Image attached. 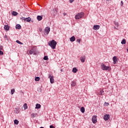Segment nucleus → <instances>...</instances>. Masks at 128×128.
Masks as SVG:
<instances>
[{
    "label": "nucleus",
    "instance_id": "obj_21",
    "mask_svg": "<svg viewBox=\"0 0 128 128\" xmlns=\"http://www.w3.org/2000/svg\"><path fill=\"white\" fill-rule=\"evenodd\" d=\"M80 112H82V114H84V112H85V110H84V106L80 108Z\"/></svg>",
    "mask_w": 128,
    "mask_h": 128
},
{
    "label": "nucleus",
    "instance_id": "obj_20",
    "mask_svg": "<svg viewBox=\"0 0 128 128\" xmlns=\"http://www.w3.org/2000/svg\"><path fill=\"white\" fill-rule=\"evenodd\" d=\"M72 72H74V74L78 72V69H76V68H73Z\"/></svg>",
    "mask_w": 128,
    "mask_h": 128
},
{
    "label": "nucleus",
    "instance_id": "obj_15",
    "mask_svg": "<svg viewBox=\"0 0 128 128\" xmlns=\"http://www.w3.org/2000/svg\"><path fill=\"white\" fill-rule=\"evenodd\" d=\"M76 40V37L74 36H72L70 38V41L72 42H74Z\"/></svg>",
    "mask_w": 128,
    "mask_h": 128
},
{
    "label": "nucleus",
    "instance_id": "obj_17",
    "mask_svg": "<svg viewBox=\"0 0 128 128\" xmlns=\"http://www.w3.org/2000/svg\"><path fill=\"white\" fill-rule=\"evenodd\" d=\"M4 28L6 30H10V27L8 26V25H5Z\"/></svg>",
    "mask_w": 128,
    "mask_h": 128
},
{
    "label": "nucleus",
    "instance_id": "obj_5",
    "mask_svg": "<svg viewBox=\"0 0 128 128\" xmlns=\"http://www.w3.org/2000/svg\"><path fill=\"white\" fill-rule=\"evenodd\" d=\"M92 122L93 124H96L98 122V120L96 119V116H94L92 118Z\"/></svg>",
    "mask_w": 128,
    "mask_h": 128
},
{
    "label": "nucleus",
    "instance_id": "obj_16",
    "mask_svg": "<svg viewBox=\"0 0 128 128\" xmlns=\"http://www.w3.org/2000/svg\"><path fill=\"white\" fill-rule=\"evenodd\" d=\"M76 81H72L71 82L72 86H76Z\"/></svg>",
    "mask_w": 128,
    "mask_h": 128
},
{
    "label": "nucleus",
    "instance_id": "obj_23",
    "mask_svg": "<svg viewBox=\"0 0 128 128\" xmlns=\"http://www.w3.org/2000/svg\"><path fill=\"white\" fill-rule=\"evenodd\" d=\"M104 90H100L98 94L99 96H102V94H104Z\"/></svg>",
    "mask_w": 128,
    "mask_h": 128
},
{
    "label": "nucleus",
    "instance_id": "obj_36",
    "mask_svg": "<svg viewBox=\"0 0 128 128\" xmlns=\"http://www.w3.org/2000/svg\"><path fill=\"white\" fill-rule=\"evenodd\" d=\"M70 2L72 4V2H74V0H70Z\"/></svg>",
    "mask_w": 128,
    "mask_h": 128
},
{
    "label": "nucleus",
    "instance_id": "obj_13",
    "mask_svg": "<svg viewBox=\"0 0 128 128\" xmlns=\"http://www.w3.org/2000/svg\"><path fill=\"white\" fill-rule=\"evenodd\" d=\"M36 18H37L38 20L40 22V20H42V16H38Z\"/></svg>",
    "mask_w": 128,
    "mask_h": 128
},
{
    "label": "nucleus",
    "instance_id": "obj_34",
    "mask_svg": "<svg viewBox=\"0 0 128 128\" xmlns=\"http://www.w3.org/2000/svg\"><path fill=\"white\" fill-rule=\"evenodd\" d=\"M0 54H2V55L4 54V52L2 50H0Z\"/></svg>",
    "mask_w": 128,
    "mask_h": 128
},
{
    "label": "nucleus",
    "instance_id": "obj_2",
    "mask_svg": "<svg viewBox=\"0 0 128 128\" xmlns=\"http://www.w3.org/2000/svg\"><path fill=\"white\" fill-rule=\"evenodd\" d=\"M101 68L102 70H110V66H108L102 63L101 64Z\"/></svg>",
    "mask_w": 128,
    "mask_h": 128
},
{
    "label": "nucleus",
    "instance_id": "obj_9",
    "mask_svg": "<svg viewBox=\"0 0 128 128\" xmlns=\"http://www.w3.org/2000/svg\"><path fill=\"white\" fill-rule=\"evenodd\" d=\"M24 20H26V22H30V20H31L30 18L28 17L27 18H22Z\"/></svg>",
    "mask_w": 128,
    "mask_h": 128
},
{
    "label": "nucleus",
    "instance_id": "obj_35",
    "mask_svg": "<svg viewBox=\"0 0 128 128\" xmlns=\"http://www.w3.org/2000/svg\"><path fill=\"white\" fill-rule=\"evenodd\" d=\"M50 128H54V126L52 125L50 126Z\"/></svg>",
    "mask_w": 128,
    "mask_h": 128
},
{
    "label": "nucleus",
    "instance_id": "obj_11",
    "mask_svg": "<svg viewBox=\"0 0 128 128\" xmlns=\"http://www.w3.org/2000/svg\"><path fill=\"white\" fill-rule=\"evenodd\" d=\"M80 60L82 62H84L86 60V56H82L80 57Z\"/></svg>",
    "mask_w": 128,
    "mask_h": 128
},
{
    "label": "nucleus",
    "instance_id": "obj_31",
    "mask_svg": "<svg viewBox=\"0 0 128 128\" xmlns=\"http://www.w3.org/2000/svg\"><path fill=\"white\" fill-rule=\"evenodd\" d=\"M14 89H12L11 90V93H12V94H14Z\"/></svg>",
    "mask_w": 128,
    "mask_h": 128
},
{
    "label": "nucleus",
    "instance_id": "obj_37",
    "mask_svg": "<svg viewBox=\"0 0 128 128\" xmlns=\"http://www.w3.org/2000/svg\"><path fill=\"white\" fill-rule=\"evenodd\" d=\"M121 5L124 6V2L122 1L121 2Z\"/></svg>",
    "mask_w": 128,
    "mask_h": 128
},
{
    "label": "nucleus",
    "instance_id": "obj_6",
    "mask_svg": "<svg viewBox=\"0 0 128 128\" xmlns=\"http://www.w3.org/2000/svg\"><path fill=\"white\" fill-rule=\"evenodd\" d=\"M100 28V25H94L93 26V30H98Z\"/></svg>",
    "mask_w": 128,
    "mask_h": 128
},
{
    "label": "nucleus",
    "instance_id": "obj_43",
    "mask_svg": "<svg viewBox=\"0 0 128 128\" xmlns=\"http://www.w3.org/2000/svg\"><path fill=\"white\" fill-rule=\"evenodd\" d=\"M127 52H128V48L127 49Z\"/></svg>",
    "mask_w": 128,
    "mask_h": 128
},
{
    "label": "nucleus",
    "instance_id": "obj_7",
    "mask_svg": "<svg viewBox=\"0 0 128 128\" xmlns=\"http://www.w3.org/2000/svg\"><path fill=\"white\" fill-rule=\"evenodd\" d=\"M49 78H50V82L51 84H54V76H52L51 75L49 76Z\"/></svg>",
    "mask_w": 128,
    "mask_h": 128
},
{
    "label": "nucleus",
    "instance_id": "obj_40",
    "mask_svg": "<svg viewBox=\"0 0 128 128\" xmlns=\"http://www.w3.org/2000/svg\"><path fill=\"white\" fill-rule=\"evenodd\" d=\"M33 52H36V51H35V50H33Z\"/></svg>",
    "mask_w": 128,
    "mask_h": 128
},
{
    "label": "nucleus",
    "instance_id": "obj_38",
    "mask_svg": "<svg viewBox=\"0 0 128 128\" xmlns=\"http://www.w3.org/2000/svg\"><path fill=\"white\" fill-rule=\"evenodd\" d=\"M15 110H18L20 109H19L18 108H15Z\"/></svg>",
    "mask_w": 128,
    "mask_h": 128
},
{
    "label": "nucleus",
    "instance_id": "obj_26",
    "mask_svg": "<svg viewBox=\"0 0 128 128\" xmlns=\"http://www.w3.org/2000/svg\"><path fill=\"white\" fill-rule=\"evenodd\" d=\"M24 110H26L28 108V104H24Z\"/></svg>",
    "mask_w": 128,
    "mask_h": 128
},
{
    "label": "nucleus",
    "instance_id": "obj_19",
    "mask_svg": "<svg viewBox=\"0 0 128 128\" xmlns=\"http://www.w3.org/2000/svg\"><path fill=\"white\" fill-rule=\"evenodd\" d=\"M114 24H115V26H117V28H116V27H114V28H116V30H118V26H119L118 22H114Z\"/></svg>",
    "mask_w": 128,
    "mask_h": 128
},
{
    "label": "nucleus",
    "instance_id": "obj_12",
    "mask_svg": "<svg viewBox=\"0 0 128 128\" xmlns=\"http://www.w3.org/2000/svg\"><path fill=\"white\" fill-rule=\"evenodd\" d=\"M113 60L114 64H116V62H118V58H116V56H114L113 58Z\"/></svg>",
    "mask_w": 128,
    "mask_h": 128
},
{
    "label": "nucleus",
    "instance_id": "obj_3",
    "mask_svg": "<svg viewBox=\"0 0 128 128\" xmlns=\"http://www.w3.org/2000/svg\"><path fill=\"white\" fill-rule=\"evenodd\" d=\"M84 16V14L82 12L78 13L76 15L75 18L76 20H80V18H82Z\"/></svg>",
    "mask_w": 128,
    "mask_h": 128
},
{
    "label": "nucleus",
    "instance_id": "obj_39",
    "mask_svg": "<svg viewBox=\"0 0 128 128\" xmlns=\"http://www.w3.org/2000/svg\"><path fill=\"white\" fill-rule=\"evenodd\" d=\"M66 14V13H64V16H65Z\"/></svg>",
    "mask_w": 128,
    "mask_h": 128
},
{
    "label": "nucleus",
    "instance_id": "obj_32",
    "mask_svg": "<svg viewBox=\"0 0 128 128\" xmlns=\"http://www.w3.org/2000/svg\"><path fill=\"white\" fill-rule=\"evenodd\" d=\"M76 42H78V44H80V39H77V40H76Z\"/></svg>",
    "mask_w": 128,
    "mask_h": 128
},
{
    "label": "nucleus",
    "instance_id": "obj_14",
    "mask_svg": "<svg viewBox=\"0 0 128 128\" xmlns=\"http://www.w3.org/2000/svg\"><path fill=\"white\" fill-rule=\"evenodd\" d=\"M16 28L17 30H20V28H22V26H20V24H16Z\"/></svg>",
    "mask_w": 128,
    "mask_h": 128
},
{
    "label": "nucleus",
    "instance_id": "obj_4",
    "mask_svg": "<svg viewBox=\"0 0 128 128\" xmlns=\"http://www.w3.org/2000/svg\"><path fill=\"white\" fill-rule=\"evenodd\" d=\"M50 27H46L44 29V34L46 36H48V34L50 33Z\"/></svg>",
    "mask_w": 128,
    "mask_h": 128
},
{
    "label": "nucleus",
    "instance_id": "obj_27",
    "mask_svg": "<svg viewBox=\"0 0 128 128\" xmlns=\"http://www.w3.org/2000/svg\"><path fill=\"white\" fill-rule=\"evenodd\" d=\"M19 122L18 120H14V124H18Z\"/></svg>",
    "mask_w": 128,
    "mask_h": 128
},
{
    "label": "nucleus",
    "instance_id": "obj_18",
    "mask_svg": "<svg viewBox=\"0 0 128 128\" xmlns=\"http://www.w3.org/2000/svg\"><path fill=\"white\" fill-rule=\"evenodd\" d=\"M12 16H18V12H14V11L12 12Z\"/></svg>",
    "mask_w": 128,
    "mask_h": 128
},
{
    "label": "nucleus",
    "instance_id": "obj_25",
    "mask_svg": "<svg viewBox=\"0 0 128 128\" xmlns=\"http://www.w3.org/2000/svg\"><path fill=\"white\" fill-rule=\"evenodd\" d=\"M40 106H41L40 104H36V107L35 108H40Z\"/></svg>",
    "mask_w": 128,
    "mask_h": 128
},
{
    "label": "nucleus",
    "instance_id": "obj_1",
    "mask_svg": "<svg viewBox=\"0 0 128 128\" xmlns=\"http://www.w3.org/2000/svg\"><path fill=\"white\" fill-rule=\"evenodd\" d=\"M56 42L54 40L50 41L48 42V46H50L52 50H54V48H56Z\"/></svg>",
    "mask_w": 128,
    "mask_h": 128
},
{
    "label": "nucleus",
    "instance_id": "obj_41",
    "mask_svg": "<svg viewBox=\"0 0 128 128\" xmlns=\"http://www.w3.org/2000/svg\"><path fill=\"white\" fill-rule=\"evenodd\" d=\"M55 10H56V12H58V10H56V8H55Z\"/></svg>",
    "mask_w": 128,
    "mask_h": 128
},
{
    "label": "nucleus",
    "instance_id": "obj_33",
    "mask_svg": "<svg viewBox=\"0 0 128 128\" xmlns=\"http://www.w3.org/2000/svg\"><path fill=\"white\" fill-rule=\"evenodd\" d=\"M31 116H32V118H35L36 114H32Z\"/></svg>",
    "mask_w": 128,
    "mask_h": 128
},
{
    "label": "nucleus",
    "instance_id": "obj_29",
    "mask_svg": "<svg viewBox=\"0 0 128 128\" xmlns=\"http://www.w3.org/2000/svg\"><path fill=\"white\" fill-rule=\"evenodd\" d=\"M44 60H48V56H45L44 58Z\"/></svg>",
    "mask_w": 128,
    "mask_h": 128
},
{
    "label": "nucleus",
    "instance_id": "obj_10",
    "mask_svg": "<svg viewBox=\"0 0 128 128\" xmlns=\"http://www.w3.org/2000/svg\"><path fill=\"white\" fill-rule=\"evenodd\" d=\"M109 118H110V115L106 114L104 116V120H108Z\"/></svg>",
    "mask_w": 128,
    "mask_h": 128
},
{
    "label": "nucleus",
    "instance_id": "obj_28",
    "mask_svg": "<svg viewBox=\"0 0 128 128\" xmlns=\"http://www.w3.org/2000/svg\"><path fill=\"white\" fill-rule=\"evenodd\" d=\"M16 42H17V44H24L22 42H20L18 40H16Z\"/></svg>",
    "mask_w": 128,
    "mask_h": 128
},
{
    "label": "nucleus",
    "instance_id": "obj_24",
    "mask_svg": "<svg viewBox=\"0 0 128 128\" xmlns=\"http://www.w3.org/2000/svg\"><path fill=\"white\" fill-rule=\"evenodd\" d=\"M126 40H122L121 44H126Z\"/></svg>",
    "mask_w": 128,
    "mask_h": 128
},
{
    "label": "nucleus",
    "instance_id": "obj_42",
    "mask_svg": "<svg viewBox=\"0 0 128 128\" xmlns=\"http://www.w3.org/2000/svg\"><path fill=\"white\" fill-rule=\"evenodd\" d=\"M40 128H44V127H40Z\"/></svg>",
    "mask_w": 128,
    "mask_h": 128
},
{
    "label": "nucleus",
    "instance_id": "obj_8",
    "mask_svg": "<svg viewBox=\"0 0 128 128\" xmlns=\"http://www.w3.org/2000/svg\"><path fill=\"white\" fill-rule=\"evenodd\" d=\"M30 54H36L37 52H34V49H32L29 51Z\"/></svg>",
    "mask_w": 128,
    "mask_h": 128
},
{
    "label": "nucleus",
    "instance_id": "obj_22",
    "mask_svg": "<svg viewBox=\"0 0 128 128\" xmlns=\"http://www.w3.org/2000/svg\"><path fill=\"white\" fill-rule=\"evenodd\" d=\"M40 80V78L38 76L35 78V82H38Z\"/></svg>",
    "mask_w": 128,
    "mask_h": 128
},
{
    "label": "nucleus",
    "instance_id": "obj_30",
    "mask_svg": "<svg viewBox=\"0 0 128 128\" xmlns=\"http://www.w3.org/2000/svg\"><path fill=\"white\" fill-rule=\"evenodd\" d=\"M109 104H108V102H105L104 104V106H108Z\"/></svg>",
    "mask_w": 128,
    "mask_h": 128
}]
</instances>
